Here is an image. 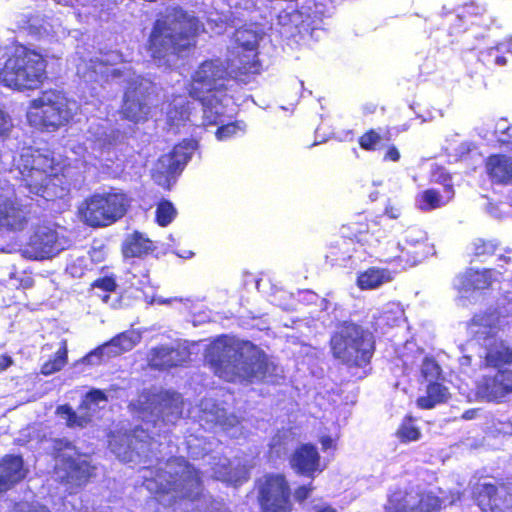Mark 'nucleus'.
<instances>
[{"label":"nucleus","instance_id":"nucleus-19","mask_svg":"<svg viewBox=\"0 0 512 512\" xmlns=\"http://www.w3.org/2000/svg\"><path fill=\"white\" fill-rule=\"evenodd\" d=\"M107 405V397L100 390L90 391L82 401L77 411H73L68 405L57 408V415L66 421L71 428H83L87 426L97 413Z\"/></svg>","mask_w":512,"mask_h":512},{"label":"nucleus","instance_id":"nucleus-17","mask_svg":"<svg viewBox=\"0 0 512 512\" xmlns=\"http://www.w3.org/2000/svg\"><path fill=\"white\" fill-rule=\"evenodd\" d=\"M326 15V6L316 0H304L299 9L292 12L283 11L278 15V22L287 32L293 25L303 33L316 37L315 32L321 29L323 19Z\"/></svg>","mask_w":512,"mask_h":512},{"label":"nucleus","instance_id":"nucleus-5","mask_svg":"<svg viewBox=\"0 0 512 512\" xmlns=\"http://www.w3.org/2000/svg\"><path fill=\"white\" fill-rule=\"evenodd\" d=\"M237 70L229 73L219 60L202 63L192 76L190 95L197 99L203 110L204 121L208 124L222 122V117L232 115L237 109L234 102V88L238 86Z\"/></svg>","mask_w":512,"mask_h":512},{"label":"nucleus","instance_id":"nucleus-55","mask_svg":"<svg viewBox=\"0 0 512 512\" xmlns=\"http://www.w3.org/2000/svg\"><path fill=\"white\" fill-rule=\"evenodd\" d=\"M402 208L398 201H392L388 200L385 209L384 214L389 217L390 219H398L401 215Z\"/></svg>","mask_w":512,"mask_h":512},{"label":"nucleus","instance_id":"nucleus-44","mask_svg":"<svg viewBox=\"0 0 512 512\" xmlns=\"http://www.w3.org/2000/svg\"><path fill=\"white\" fill-rule=\"evenodd\" d=\"M235 113H236V111L229 117H232ZM226 117H228V116L226 115V116L222 117V122L218 123L217 125L223 124ZM203 124L209 125L204 120H203ZM244 131H245V124L243 122H234V123H229L226 125H221L217 129L215 135L219 141H224V140H228L234 136H237L238 134H243Z\"/></svg>","mask_w":512,"mask_h":512},{"label":"nucleus","instance_id":"nucleus-57","mask_svg":"<svg viewBox=\"0 0 512 512\" xmlns=\"http://www.w3.org/2000/svg\"><path fill=\"white\" fill-rule=\"evenodd\" d=\"M12 127L10 116L0 107V136L6 135Z\"/></svg>","mask_w":512,"mask_h":512},{"label":"nucleus","instance_id":"nucleus-8","mask_svg":"<svg viewBox=\"0 0 512 512\" xmlns=\"http://www.w3.org/2000/svg\"><path fill=\"white\" fill-rule=\"evenodd\" d=\"M77 109V103L62 92L48 90L31 102L27 120L35 128L55 130L68 123Z\"/></svg>","mask_w":512,"mask_h":512},{"label":"nucleus","instance_id":"nucleus-42","mask_svg":"<svg viewBox=\"0 0 512 512\" xmlns=\"http://www.w3.org/2000/svg\"><path fill=\"white\" fill-rule=\"evenodd\" d=\"M403 320L404 310L402 306L397 302H389L383 307L381 315L377 320V324L379 326L384 325L393 327L395 325H399Z\"/></svg>","mask_w":512,"mask_h":512},{"label":"nucleus","instance_id":"nucleus-51","mask_svg":"<svg viewBox=\"0 0 512 512\" xmlns=\"http://www.w3.org/2000/svg\"><path fill=\"white\" fill-rule=\"evenodd\" d=\"M490 214L498 218L506 215L512 216V190L510 191L506 202H501L497 206L491 207Z\"/></svg>","mask_w":512,"mask_h":512},{"label":"nucleus","instance_id":"nucleus-28","mask_svg":"<svg viewBox=\"0 0 512 512\" xmlns=\"http://www.w3.org/2000/svg\"><path fill=\"white\" fill-rule=\"evenodd\" d=\"M500 272L491 269L483 271L467 270L457 277L455 286L460 292L466 293L472 290L486 289L498 280Z\"/></svg>","mask_w":512,"mask_h":512},{"label":"nucleus","instance_id":"nucleus-62","mask_svg":"<svg viewBox=\"0 0 512 512\" xmlns=\"http://www.w3.org/2000/svg\"><path fill=\"white\" fill-rule=\"evenodd\" d=\"M400 159V153L395 146H391L388 148L384 160L397 162Z\"/></svg>","mask_w":512,"mask_h":512},{"label":"nucleus","instance_id":"nucleus-18","mask_svg":"<svg viewBox=\"0 0 512 512\" xmlns=\"http://www.w3.org/2000/svg\"><path fill=\"white\" fill-rule=\"evenodd\" d=\"M259 501L264 512H288L290 488L283 475L269 474L259 481Z\"/></svg>","mask_w":512,"mask_h":512},{"label":"nucleus","instance_id":"nucleus-3","mask_svg":"<svg viewBox=\"0 0 512 512\" xmlns=\"http://www.w3.org/2000/svg\"><path fill=\"white\" fill-rule=\"evenodd\" d=\"M144 486L158 496L163 505H170L177 499L197 501L190 512H228L220 503L202 495L200 477L184 458L176 457L158 461L156 467L143 470Z\"/></svg>","mask_w":512,"mask_h":512},{"label":"nucleus","instance_id":"nucleus-29","mask_svg":"<svg viewBox=\"0 0 512 512\" xmlns=\"http://www.w3.org/2000/svg\"><path fill=\"white\" fill-rule=\"evenodd\" d=\"M189 358V353L185 348L175 349L174 347L161 346L151 350L148 356L149 364L158 369H165L172 366L181 365Z\"/></svg>","mask_w":512,"mask_h":512},{"label":"nucleus","instance_id":"nucleus-43","mask_svg":"<svg viewBox=\"0 0 512 512\" xmlns=\"http://www.w3.org/2000/svg\"><path fill=\"white\" fill-rule=\"evenodd\" d=\"M505 52H508L507 43H501L482 51L479 58L488 67H503L507 63Z\"/></svg>","mask_w":512,"mask_h":512},{"label":"nucleus","instance_id":"nucleus-63","mask_svg":"<svg viewBox=\"0 0 512 512\" xmlns=\"http://www.w3.org/2000/svg\"><path fill=\"white\" fill-rule=\"evenodd\" d=\"M12 364H13V360L10 356H8V355L0 356V372L6 370Z\"/></svg>","mask_w":512,"mask_h":512},{"label":"nucleus","instance_id":"nucleus-22","mask_svg":"<svg viewBox=\"0 0 512 512\" xmlns=\"http://www.w3.org/2000/svg\"><path fill=\"white\" fill-rule=\"evenodd\" d=\"M28 210L10 189L0 191V229L22 231L28 225Z\"/></svg>","mask_w":512,"mask_h":512},{"label":"nucleus","instance_id":"nucleus-49","mask_svg":"<svg viewBox=\"0 0 512 512\" xmlns=\"http://www.w3.org/2000/svg\"><path fill=\"white\" fill-rule=\"evenodd\" d=\"M495 135L502 146L512 149V125H507L506 122L498 123Z\"/></svg>","mask_w":512,"mask_h":512},{"label":"nucleus","instance_id":"nucleus-60","mask_svg":"<svg viewBox=\"0 0 512 512\" xmlns=\"http://www.w3.org/2000/svg\"><path fill=\"white\" fill-rule=\"evenodd\" d=\"M312 487L309 486H301L298 489H296L294 496L297 500L303 501L305 500L311 493Z\"/></svg>","mask_w":512,"mask_h":512},{"label":"nucleus","instance_id":"nucleus-27","mask_svg":"<svg viewBox=\"0 0 512 512\" xmlns=\"http://www.w3.org/2000/svg\"><path fill=\"white\" fill-rule=\"evenodd\" d=\"M290 464L297 473L310 478L324 470L318 450L311 444H303L297 448L291 456Z\"/></svg>","mask_w":512,"mask_h":512},{"label":"nucleus","instance_id":"nucleus-4","mask_svg":"<svg viewBox=\"0 0 512 512\" xmlns=\"http://www.w3.org/2000/svg\"><path fill=\"white\" fill-rule=\"evenodd\" d=\"M206 359L215 374L226 381L272 380L276 367L250 342L220 337L207 349Z\"/></svg>","mask_w":512,"mask_h":512},{"label":"nucleus","instance_id":"nucleus-37","mask_svg":"<svg viewBox=\"0 0 512 512\" xmlns=\"http://www.w3.org/2000/svg\"><path fill=\"white\" fill-rule=\"evenodd\" d=\"M122 249L125 257H142L154 250V244L144 234L134 232L126 237Z\"/></svg>","mask_w":512,"mask_h":512},{"label":"nucleus","instance_id":"nucleus-23","mask_svg":"<svg viewBox=\"0 0 512 512\" xmlns=\"http://www.w3.org/2000/svg\"><path fill=\"white\" fill-rule=\"evenodd\" d=\"M141 338V333L137 330L131 329L124 331L112 338L109 342L90 352L84 358V361L87 364L95 365L102 362L104 359L116 357L132 350L141 341Z\"/></svg>","mask_w":512,"mask_h":512},{"label":"nucleus","instance_id":"nucleus-50","mask_svg":"<svg viewBox=\"0 0 512 512\" xmlns=\"http://www.w3.org/2000/svg\"><path fill=\"white\" fill-rule=\"evenodd\" d=\"M381 141V136L374 130H370L361 136L359 143L365 150H375Z\"/></svg>","mask_w":512,"mask_h":512},{"label":"nucleus","instance_id":"nucleus-33","mask_svg":"<svg viewBox=\"0 0 512 512\" xmlns=\"http://www.w3.org/2000/svg\"><path fill=\"white\" fill-rule=\"evenodd\" d=\"M25 477L22 458L6 456L0 463V494Z\"/></svg>","mask_w":512,"mask_h":512},{"label":"nucleus","instance_id":"nucleus-9","mask_svg":"<svg viewBox=\"0 0 512 512\" xmlns=\"http://www.w3.org/2000/svg\"><path fill=\"white\" fill-rule=\"evenodd\" d=\"M129 198L117 189L94 193L78 208L84 223L91 227L109 226L121 219L129 207Z\"/></svg>","mask_w":512,"mask_h":512},{"label":"nucleus","instance_id":"nucleus-47","mask_svg":"<svg viewBox=\"0 0 512 512\" xmlns=\"http://www.w3.org/2000/svg\"><path fill=\"white\" fill-rule=\"evenodd\" d=\"M421 374L430 382L439 379L441 375V368L438 363L429 357H422L421 359Z\"/></svg>","mask_w":512,"mask_h":512},{"label":"nucleus","instance_id":"nucleus-10","mask_svg":"<svg viewBox=\"0 0 512 512\" xmlns=\"http://www.w3.org/2000/svg\"><path fill=\"white\" fill-rule=\"evenodd\" d=\"M331 347L336 358L344 363L362 366L369 362L374 343L372 336L353 323H346L331 339Z\"/></svg>","mask_w":512,"mask_h":512},{"label":"nucleus","instance_id":"nucleus-56","mask_svg":"<svg viewBox=\"0 0 512 512\" xmlns=\"http://www.w3.org/2000/svg\"><path fill=\"white\" fill-rule=\"evenodd\" d=\"M16 512H48V510L38 503H20L17 505Z\"/></svg>","mask_w":512,"mask_h":512},{"label":"nucleus","instance_id":"nucleus-15","mask_svg":"<svg viewBox=\"0 0 512 512\" xmlns=\"http://www.w3.org/2000/svg\"><path fill=\"white\" fill-rule=\"evenodd\" d=\"M460 498L459 493H453L450 498L437 497L431 493L419 495L404 491L394 492L388 499L386 512H431L442 506L451 505Z\"/></svg>","mask_w":512,"mask_h":512},{"label":"nucleus","instance_id":"nucleus-31","mask_svg":"<svg viewBox=\"0 0 512 512\" xmlns=\"http://www.w3.org/2000/svg\"><path fill=\"white\" fill-rule=\"evenodd\" d=\"M39 21L38 17H29L26 14H22L17 20V25L18 28L26 30L29 34L39 37L52 35L59 38L66 34V29L62 27V23L58 18L53 20V23L43 20V23L39 24Z\"/></svg>","mask_w":512,"mask_h":512},{"label":"nucleus","instance_id":"nucleus-41","mask_svg":"<svg viewBox=\"0 0 512 512\" xmlns=\"http://www.w3.org/2000/svg\"><path fill=\"white\" fill-rule=\"evenodd\" d=\"M116 283L113 278L105 277L95 281L93 285L94 294L104 303L116 307L118 302V294L115 293Z\"/></svg>","mask_w":512,"mask_h":512},{"label":"nucleus","instance_id":"nucleus-34","mask_svg":"<svg viewBox=\"0 0 512 512\" xmlns=\"http://www.w3.org/2000/svg\"><path fill=\"white\" fill-rule=\"evenodd\" d=\"M199 412L198 417L201 421L219 424L227 430L239 424L236 416H228L226 410L216 405L211 399H205L201 402Z\"/></svg>","mask_w":512,"mask_h":512},{"label":"nucleus","instance_id":"nucleus-45","mask_svg":"<svg viewBox=\"0 0 512 512\" xmlns=\"http://www.w3.org/2000/svg\"><path fill=\"white\" fill-rule=\"evenodd\" d=\"M67 362V346L66 341L62 342V346L58 349L53 359L45 362L41 368L44 375H51L60 371Z\"/></svg>","mask_w":512,"mask_h":512},{"label":"nucleus","instance_id":"nucleus-30","mask_svg":"<svg viewBox=\"0 0 512 512\" xmlns=\"http://www.w3.org/2000/svg\"><path fill=\"white\" fill-rule=\"evenodd\" d=\"M208 463L212 464L210 461ZM211 469L213 477L234 485L245 481L249 470L245 464L241 465L239 461L236 460L230 462L226 458H221L217 463H213Z\"/></svg>","mask_w":512,"mask_h":512},{"label":"nucleus","instance_id":"nucleus-35","mask_svg":"<svg viewBox=\"0 0 512 512\" xmlns=\"http://www.w3.org/2000/svg\"><path fill=\"white\" fill-rule=\"evenodd\" d=\"M396 271L386 268L371 267L360 273L357 278V285L361 290H372L389 283L394 279Z\"/></svg>","mask_w":512,"mask_h":512},{"label":"nucleus","instance_id":"nucleus-16","mask_svg":"<svg viewBox=\"0 0 512 512\" xmlns=\"http://www.w3.org/2000/svg\"><path fill=\"white\" fill-rule=\"evenodd\" d=\"M196 147L195 141L185 140L176 145L171 153L162 155L152 170V177L155 182L164 188H169L175 182L176 175L182 171Z\"/></svg>","mask_w":512,"mask_h":512},{"label":"nucleus","instance_id":"nucleus-32","mask_svg":"<svg viewBox=\"0 0 512 512\" xmlns=\"http://www.w3.org/2000/svg\"><path fill=\"white\" fill-rule=\"evenodd\" d=\"M486 172L493 183H512V158L504 154L490 155L485 164Z\"/></svg>","mask_w":512,"mask_h":512},{"label":"nucleus","instance_id":"nucleus-64","mask_svg":"<svg viewBox=\"0 0 512 512\" xmlns=\"http://www.w3.org/2000/svg\"><path fill=\"white\" fill-rule=\"evenodd\" d=\"M313 512H336V509L329 505H317L314 507Z\"/></svg>","mask_w":512,"mask_h":512},{"label":"nucleus","instance_id":"nucleus-39","mask_svg":"<svg viewBox=\"0 0 512 512\" xmlns=\"http://www.w3.org/2000/svg\"><path fill=\"white\" fill-rule=\"evenodd\" d=\"M448 396V389L442 384L433 381L427 386L426 395L418 398L417 404L421 408L430 409L439 403L445 402Z\"/></svg>","mask_w":512,"mask_h":512},{"label":"nucleus","instance_id":"nucleus-48","mask_svg":"<svg viewBox=\"0 0 512 512\" xmlns=\"http://www.w3.org/2000/svg\"><path fill=\"white\" fill-rule=\"evenodd\" d=\"M397 436L403 442L416 441L420 437V431L414 425L413 421L405 420L397 431Z\"/></svg>","mask_w":512,"mask_h":512},{"label":"nucleus","instance_id":"nucleus-24","mask_svg":"<svg viewBox=\"0 0 512 512\" xmlns=\"http://www.w3.org/2000/svg\"><path fill=\"white\" fill-rule=\"evenodd\" d=\"M29 245L35 258H50L64 250L69 241L52 227H39L30 238Z\"/></svg>","mask_w":512,"mask_h":512},{"label":"nucleus","instance_id":"nucleus-21","mask_svg":"<svg viewBox=\"0 0 512 512\" xmlns=\"http://www.w3.org/2000/svg\"><path fill=\"white\" fill-rule=\"evenodd\" d=\"M511 393L512 370L486 374L476 384V397L482 401L500 402Z\"/></svg>","mask_w":512,"mask_h":512},{"label":"nucleus","instance_id":"nucleus-61","mask_svg":"<svg viewBox=\"0 0 512 512\" xmlns=\"http://www.w3.org/2000/svg\"><path fill=\"white\" fill-rule=\"evenodd\" d=\"M335 442H336V439L331 437V436H327V435H324L320 438V443L322 445V449L324 451H327V450H330V449H334L335 448Z\"/></svg>","mask_w":512,"mask_h":512},{"label":"nucleus","instance_id":"nucleus-58","mask_svg":"<svg viewBox=\"0 0 512 512\" xmlns=\"http://www.w3.org/2000/svg\"><path fill=\"white\" fill-rule=\"evenodd\" d=\"M198 442L200 441L197 438H189L187 440L188 451L193 458H198L202 454L197 450L198 446H200Z\"/></svg>","mask_w":512,"mask_h":512},{"label":"nucleus","instance_id":"nucleus-1","mask_svg":"<svg viewBox=\"0 0 512 512\" xmlns=\"http://www.w3.org/2000/svg\"><path fill=\"white\" fill-rule=\"evenodd\" d=\"M119 132L110 127L107 119H92L87 130L85 143L72 144L70 155L62 159L55 152H41L32 148L22 150L17 167L30 193L46 200L62 197L67 190L66 179L71 166L86 168L93 159H103L105 151L116 142Z\"/></svg>","mask_w":512,"mask_h":512},{"label":"nucleus","instance_id":"nucleus-54","mask_svg":"<svg viewBox=\"0 0 512 512\" xmlns=\"http://www.w3.org/2000/svg\"><path fill=\"white\" fill-rule=\"evenodd\" d=\"M473 250L474 254L477 256L492 254L494 252V246L490 242L477 239L473 243Z\"/></svg>","mask_w":512,"mask_h":512},{"label":"nucleus","instance_id":"nucleus-59","mask_svg":"<svg viewBox=\"0 0 512 512\" xmlns=\"http://www.w3.org/2000/svg\"><path fill=\"white\" fill-rule=\"evenodd\" d=\"M508 495L505 499L504 509H495L494 512H512V484H507Z\"/></svg>","mask_w":512,"mask_h":512},{"label":"nucleus","instance_id":"nucleus-12","mask_svg":"<svg viewBox=\"0 0 512 512\" xmlns=\"http://www.w3.org/2000/svg\"><path fill=\"white\" fill-rule=\"evenodd\" d=\"M499 318L494 313L475 315L468 326L469 333L479 341L483 340L486 348L485 359L490 366L512 363V349L503 340L495 338Z\"/></svg>","mask_w":512,"mask_h":512},{"label":"nucleus","instance_id":"nucleus-2","mask_svg":"<svg viewBox=\"0 0 512 512\" xmlns=\"http://www.w3.org/2000/svg\"><path fill=\"white\" fill-rule=\"evenodd\" d=\"M183 400L178 393L170 391L143 392L131 404L137 417L143 421L132 435H112L109 442L111 451L125 463L140 462L148 458L157 441L153 435L162 431V425L174 424L183 414Z\"/></svg>","mask_w":512,"mask_h":512},{"label":"nucleus","instance_id":"nucleus-36","mask_svg":"<svg viewBox=\"0 0 512 512\" xmlns=\"http://www.w3.org/2000/svg\"><path fill=\"white\" fill-rule=\"evenodd\" d=\"M445 196L434 189H428L416 196V206L422 211H431L446 205L453 197V191L450 186L444 187Z\"/></svg>","mask_w":512,"mask_h":512},{"label":"nucleus","instance_id":"nucleus-38","mask_svg":"<svg viewBox=\"0 0 512 512\" xmlns=\"http://www.w3.org/2000/svg\"><path fill=\"white\" fill-rule=\"evenodd\" d=\"M457 18L463 23L489 26L491 20L486 16V8L476 3H469L458 10Z\"/></svg>","mask_w":512,"mask_h":512},{"label":"nucleus","instance_id":"nucleus-52","mask_svg":"<svg viewBox=\"0 0 512 512\" xmlns=\"http://www.w3.org/2000/svg\"><path fill=\"white\" fill-rule=\"evenodd\" d=\"M381 231L380 229H373L372 232H365V233H360V236H359V239L358 241L360 243H362L363 245H367L368 247L372 248V247H375L380 243V240H379V235Z\"/></svg>","mask_w":512,"mask_h":512},{"label":"nucleus","instance_id":"nucleus-46","mask_svg":"<svg viewBox=\"0 0 512 512\" xmlns=\"http://www.w3.org/2000/svg\"><path fill=\"white\" fill-rule=\"evenodd\" d=\"M176 216V209L172 203L162 201L158 204L156 210V220L160 226H167Z\"/></svg>","mask_w":512,"mask_h":512},{"label":"nucleus","instance_id":"nucleus-53","mask_svg":"<svg viewBox=\"0 0 512 512\" xmlns=\"http://www.w3.org/2000/svg\"><path fill=\"white\" fill-rule=\"evenodd\" d=\"M470 154H478L477 147L471 141H464L455 149V155L460 159Z\"/></svg>","mask_w":512,"mask_h":512},{"label":"nucleus","instance_id":"nucleus-40","mask_svg":"<svg viewBox=\"0 0 512 512\" xmlns=\"http://www.w3.org/2000/svg\"><path fill=\"white\" fill-rule=\"evenodd\" d=\"M187 101L183 96H177L173 102L167 105L166 117L171 126H180L190 119L189 108L186 107Z\"/></svg>","mask_w":512,"mask_h":512},{"label":"nucleus","instance_id":"nucleus-20","mask_svg":"<svg viewBox=\"0 0 512 512\" xmlns=\"http://www.w3.org/2000/svg\"><path fill=\"white\" fill-rule=\"evenodd\" d=\"M55 459V474L61 481L80 486L92 475V467L85 459L76 456L70 444H66L65 449Z\"/></svg>","mask_w":512,"mask_h":512},{"label":"nucleus","instance_id":"nucleus-14","mask_svg":"<svg viewBox=\"0 0 512 512\" xmlns=\"http://www.w3.org/2000/svg\"><path fill=\"white\" fill-rule=\"evenodd\" d=\"M121 61L122 56L116 51L100 53V56H86L77 51L76 56L72 58L76 73L87 82H100L109 77H118L121 71L115 68V65Z\"/></svg>","mask_w":512,"mask_h":512},{"label":"nucleus","instance_id":"nucleus-26","mask_svg":"<svg viewBox=\"0 0 512 512\" xmlns=\"http://www.w3.org/2000/svg\"><path fill=\"white\" fill-rule=\"evenodd\" d=\"M473 495L483 512H494L495 509L503 510L508 495L507 484L480 483L474 488Z\"/></svg>","mask_w":512,"mask_h":512},{"label":"nucleus","instance_id":"nucleus-7","mask_svg":"<svg viewBox=\"0 0 512 512\" xmlns=\"http://www.w3.org/2000/svg\"><path fill=\"white\" fill-rule=\"evenodd\" d=\"M46 75L43 56L26 47H17L0 71V82L14 90L36 89Z\"/></svg>","mask_w":512,"mask_h":512},{"label":"nucleus","instance_id":"nucleus-6","mask_svg":"<svg viewBox=\"0 0 512 512\" xmlns=\"http://www.w3.org/2000/svg\"><path fill=\"white\" fill-rule=\"evenodd\" d=\"M202 24L193 15L178 7H169L154 24L149 39L151 57L166 64L169 57L188 49Z\"/></svg>","mask_w":512,"mask_h":512},{"label":"nucleus","instance_id":"nucleus-25","mask_svg":"<svg viewBox=\"0 0 512 512\" xmlns=\"http://www.w3.org/2000/svg\"><path fill=\"white\" fill-rule=\"evenodd\" d=\"M147 87L141 82L139 86L131 84L125 92L124 104L122 107L123 117L132 121L140 122L145 120L149 114V107L145 102Z\"/></svg>","mask_w":512,"mask_h":512},{"label":"nucleus","instance_id":"nucleus-13","mask_svg":"<svg viewBox=\"0 0 512 512\" xmlns=\"http://www.w3.org/2000/svg\"><path fill=\"white\" fill-rule=\"evenodd\" d=\"M262 33L258 26L243 27L235 32L234 54L230 69L237 70L239 74H256L260 70L257 59V47Z\"/></svg>","mask_w":512,"mask_h":512},{"label":"nucleus","instance_id":"nucleus-11","mask_svg":"<svg viewBox=\"0 0 512 512\" xmlns=\"http://www.w3.org/2000/svg\"><path fill=\"white\" fill-rule=\"evenodd\" d=\"M430 252L427 233L412 227L405 231L402 242L388 241L381 246L380 253L383 261H397L400 269H406L422 261Z\"/></svg>","mask_w":512,"mask_h":512}]
</instances>
